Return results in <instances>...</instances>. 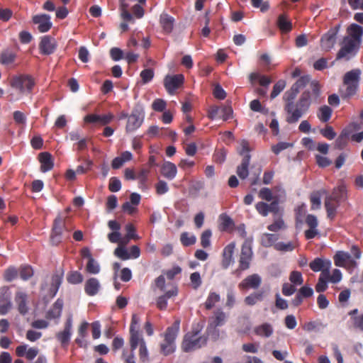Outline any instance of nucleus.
<instances>
[{"label":"nucleus","instance_id":"nucleus-54","mask_svg":"<svg viewBox=\"0 0 363 363\" xmlns=\"http://www.w3.org/2000/svg\"><path fill=\"white\" fill-rule=\"evenodd\" d=\"M139 357L140 361L143 362H145L148 360V351L145 341H142L141 342V345L139 348Z\"/></svg>","mask_w":363,"mask_h":363},{"label":"nucleus","instance_id":"nucleus-51","mask_svg":"<svg viewBox=\"0 0 363 363\" xmlns=\"http://www.w3.org/2000/svg\"><path fill=\"white\" fill-rule=\"evenodd\" d=\"M289 280L294 284V285H301L303 282V279L301 273L297 271H293L289 277Z\"/></svg>","mask_w":363,"mask_h":363},{"label":"nucleus","instance_id":"nucleus-1","mask_svg":"<svg viewBox=\"0 0 363 363\" xmlns=\"http://www.w3.org/2000/svg\"><path fill=\"white\" fill-rule=\"evenodd\" d=\"M298 91L293 86L284 93L283 96L286 102L284 110L288 113L286 121L289 123H296L309 109L311 104L310 91L306 90L302 93L298 101L294 104V100L298 94Z\"/></svg>","mask_w":363,"mask_h":363},{"label":"nucleus","instance_id":"nucleus-49","mask_svg":"<svg viewBox=\"0 0 363 363\" xmlns=\"http://www.w3.org/2000/svg\"><path fill=\"white\" fill-rule=\"evenodd\" d=\"M311 81L308 75L300 77L292 86L298 91L301 89L305 87Z\"/></svg>","mask_w":363,"mask_h":363},{"label":"nucleus","instance_id":"nucleus-12","mask_svg":"<svg viewBox=\"0 0 363 363\" xmlns=\"http://www.w3.org/2000/svg\"><path fill=\"white\" fill-rule=\"evenodd\" d=\"M65 228V219L58 216L54 221L52 233L50 237L51 242L57 245L61 241V235Z\"/></svg>","mask_w":363,"mask_h":363},{"label":"nucleus","instance_id":"nucleus-52","mask_svg":"<svg viewBox=\"0 0 363 363\" xmlns=\"http://www.w3.org/2000/svg\"><path fill=\"white\" fill-rule=\"evenodd\" d=\"M274 248L278 251L289 252L292 251L294 249V246L291 242L287 243L280 242L274 245Z\"/></svg>","mask_w":363,"mask_h":363},{"label":"nucleus","instance_id":"nucleus-4","mask_svg":"<svg viewBox=\"0 0 363 363\" xmlns=\"http://www.w3.org/2000/svg\"><path fill=\"white\" fill-rule=\"evenodd\" d=\"M180 327V320L177 319L173 325L167 328L164 333V339L160 344V352L169 355L175 350V340L178 335Z\"/></svg>","mask_w":363,"mask_h":363},{"label":"nucleus","instance_id":"nucleus-30","mask_svg":"<svg viewBox=\"0 0 363 363\" xmlns=\"http://www.w3.org/2000/svg\"><path fill=\"white\" fill-rule=\"evenodd\" d=\"M281 194L279 195H273L272 191L269 188H262L260 189L259 192V197L263 200H265L267 201H274L276 199V196H279L280 199L281 196H285V192L284 190H281Z\"/></svg>","mask_w":363,"mask_h":363},{"label":"nucleus","instance_id":"nucleus-39","mask_svg":"<svg viewBox=\"0 0 363 363\" xmlns=\"http://www.w3.org/2000/svg\"><path fill=\"white\" fill-rule=\"evenodd\" d=\"M180 241L184 246H189L194 245L196 241L195 235L190 234L187 232H184L181 234Z\"/></svg>","mask_w":363,"mask_h":363},{"label":"nucleus","instance_id":"nucleus-25","mask_svg":"<svg viewBox=\"0 0 363 363\" xmlns=\"http://www.w3.org/2000/svg\"><path fill=\"white\" fill-rule=\"evenodd\" d=\"M177 173V169L174 164L170 162H165L161 168V174L169 180L173 179Z\"/></svg>","mask_w":363,"mask_h":363},{"label":"nucleus","instance_id":"nucleus-26","mask_svg":"<svg viewBox=\"0 0 363 363\" xmlns=\"http://www.w3.org/2000/svg\"><path fill=\"white\" fill-rule=\"evenodd\" d=\"M39 160L41 163L40 169L43 172H48L52 169L53 161L52 155L47 152H41L39 155Z\"/></svg>","mask_w":363,"mask_h":363},{"label":"nucleus","instance_id":"nucleus-5","mask_svg":"<svg viewBox=\"0 0 363 363\" xmlns=\"http://www.w3.org/2000/svg\"><path fill=\"white\" fill-rule=\"evenodd\" d=\"M201 329H193L184 335L182 343V349L184 352H192L206 345L207 338L205 336L199 335Z\"/></svg>","mask_w":363,"mask_h":363},{"label":"nucleus","instance_id":"nucleus-27","mask_svg":"<svg viewBox=\"0 0 363 363\" xmlns=\"http://www.w3.org/2000/svg\"><path fill=\"white\" fill-rule=\"evenodd\" d=\"M63 307V301L58 299L53 304L52 308L48 311L47 313V318L55 319L58 318L61 315L62 310Z\"/></svg>","mask_w":363,"mask_h":363},{"label":"nucleus","instance_id":"nucleus-47","mask_svg":"<svg viewBox=\"0 0 363 363\" xmlns=\"http://www.w3.org/2000/svg\"><path fill=\"white\" fill-rule=\"evenodd\" d=\"M114 255L122 260L130 259L127 249L123 246H118L114 250Z\"/></svg>","mask_w":363,"mask_h":363},{"label":"nucleus","instance_id":"nucleus-61","mask_svg":"<svg viewBox=\"0 0 363 363\" xmlns=\"http://www.w3.org/2000/svg\"><path fill=\"white\" fill-rule=\"evenodd\" d=\"M140 77L143 83H147L154 77V72L152 69H146L141 72Z\"/></svg>","mask_w":363,"mask_h":363},{"label":"nucleus","instance_id":"nucleus-32","mask_svg":"<svg viewBox=\"0 0 363 363\" xmlns=\"http://www.w3.org/2000/svg\"><path fill=\"white\" fill-rule=\"evenodd\" d=\"M335 201L336 202V200L330 196L326 197L325 201L328 217L330 219H333L335 216L337 205L335 203Z\"/></svg>","mask_w":363,"mask_h":363},{"label":"nucleus","instance_id":"nucleus-8","mask_svg":"<svg viewBox=\"0 0 363 363\" xmlns=\"http://www.w3.org/2000/svg\"><path fill=\"white\" fill-rule=\"evenodd\" d=\"M281 199L279 196H276L274 201H271L270 203H267L263 201H259L255 205L256 210L262 216H267L269 213H273L274 216H279L280 208L279 203Z\"/></svg>","mask_w":363,"mask_h":363},{"label":"nucleus","instance_id":"nucleus-3","mask_svg":"<svg viewBox=\"0 0 363 363\" xmlns=\"http://www.w3.org/2000/svg\"><path fill=\"white\" fill-rule=\"evenodd\" d=\"M361 74L359 69H353L344 74L342 86L339 90L342 99L350 98L357 94Z\"/></svg>","mask_w":363,"mask_h":363},{"label":"nucleus","instance_id":"nucleus-63","mask_svg":"<svg viewBox=\"0 0 363 363\" xmlns=\"http://www.w3.org/2000/svg\"><path fill=\"white\" fill-rule=\"evenodd\" d=\"M155 188L157 193L160 195L167 193L169 190L167 182L163 180H159L155 186Z\"/></svg>","mask_w":363,"mask_h":363},{"label":"nucleus","instance_id":"nucleus-50","mask_svg":"<svg viewBox=\"0 0 363 363\" xmlns=\"http://www.w3.org/2000/svg\"><path fill=\"white\" fill-rule=\"evenodd\" d=\"M67 281L73 284H80L83 281V276L79 272H73L67 277Z\"/></svg>","mask_w":363,"mask_h":363},{"label":"nucleus","instance_id":"nucleus-10","mask_svg":"<svg viewBox=\"0 0 363 363\" xmlns=\"http://www.w3.org/2000/svg\"><path fill=\"white\" fill-rule=\"evenodd\" d=\"M14 302L17 310L22 315H25L29 311V301L27 293L22 290H18L15 293Z\"/></svg>","mask_w":363,"mask_h":363},{"label":"nucleus","instance_id":"nucleus-23","mask_svg":"<svg viewBox=\"0 0 363 363\" xmlns=\"http://www.w3.org/2000/svg\"><path fill=\"white\" fill-rule=\"evenodd\" d=\"M261 284V277L257 274H254L252 275L248 276L246 277L240 284L239 286L242 289H257Z\"/></svg>","mask_w":363,"mask_h":363},{"label":"nucleus","instance_id":"nucleus-41","mask_svg":"<svg viewBox=\"0 0 363 363\" xmlns=\"http://www.w3.org/2000/svg\"><path fill=\"white\" fill-rule=\"evenodd\" d=\"M277 240L278 237L276 235L265 233L262 236L261 244L265 247H269L272 246Z\"/></svg>","mask_w":363,"mask_h":363},{"label":"nucleus","instance_id":"nucleus-28","mask_svg":"<svg viewBox=\"0 0 363 363\" xmlns=\"http://www.w3.org/2000/svg\"><path fill=\"white\" fill-rule=\"evenodd\" d=\"M130 346L131 350V353H134V350L139 345H141L142 341H145L144 338L142 337L139 330H134L132 329V332H130Z\"/></svg>","mask_w":363,"mask_h":363},{"label":"nucleus","instance_id":"nucleus-31","mask_svg":"<svg viewBox=\"0 0 363 363\" xmlns=\"http://www.w3.org/2000/svg\"><path fill=\"white\" fill-rule=\"evenodd\" d=\"M254 331L259 336L269 337L273 333V328L269 323H265L257 326Z\"/></svg>","mask_w":363,"mask_h":363},{"label":"nucleus","instance_id":"nucleus-13","mask_svg":"<svg viewBox=\"0 0 363 363\" xmlns=\"http://www.w3.org/2000/svg\"><path fill=\"white\" fill-rule=\"evenodd\" d=\"M72 328V319L69 317L65 325V328L56 334L57 339L60 342L62 347H66L70 340Z\"/></svg>","mask_w":363,"mask_h":363},{"label":"nucleus","instance_id":"nucleus-6","mask_svg":"<svg viewBox=\"0 0 363 363\" xmlns=\"http://www.w3.org/2000/svg\"><path fill=\"white\" fill-rule=\"evenodd\" d=\"M11 87L18 89L21 93L30 91L34 86L33 79L29 76H13L9 81Z\"/></svg>","mask_w":363,"mask_h":363},{"label":"nucleus","instance_id":"nucleus-42","mask_svg":"<svg viewBox=\"0 0 363 363\" xmlns=\"http://www.w3.org/2000/svg\"><path fill=\"white\" fill-rule=\"evenodd\" d=\"M350 135V132L347 130H344L341 133V134L339 135V137L337 138L335 141V147L337 149H342L346 143L347 140Z\"/></svg>","mask_w":363,"mask_h":363},{"label":"nucleus","instance_id":"nucleus-19","mask_svg":"<svg viewBox=\"0 0 363 363\" xmlns=\"http://www.w3.org/2000/svg\"><path fill=\"white\" fill-rule=\"evenodd\" d=\"M339 27L336 28V31L329 30L321 38V48L325 51H329L332 49L336 42L337 32Z\"/></svg>","mask_w":363,"mask_h":363},{"label":"nucleus","instance_id":"nucleus-34","mask_svg":"<svg viewBox=\"0 0 363 363\" xmlns=\"http://www.w3.org/2000/svg\"><path fill=\"white\" fill-rule=\"evenodd\" d=\"M333 110L328 106H323L320 107L318 113V117L322 122H328L332 115Z\"/></svg>","mask_w":363,"mask_h":363},{"label":"nucleus","instance_id":"nucleus-36","mask_svg":"<svg viewBox=\"0 0 363 363\" xmlns=\"http://www.w3.org/2000/svg\"><path fill=\"white\" fill-rule=\"evenodd\" d=\"M277 25L283 32H289L291 30V23L284 14L279 16Z\"/></svg>","mask_w":363,"mask_h":363},{"label":"nucleus","instance_id":"nucleus-15","mask_svg":"<svg viewBox=\"0 0 363 363\" xmlns=\"http://www.w3.org/2000/svg\"><path fill=\"white\" fill-rule=\"evenodd\" d=\"M309 266L313 272H321V274L325 275L330 273L331 262L328 259L317 257L310 263Z\"/></svg>","mask_w":363,"mask_h":363},{"label":"nucleus","instance_id":"nucleus-22","mask_svg":"<svg viewBox=\"0 0 363 363\" xmlns=\"http://www.w3.org/2000/svg\"><path fill=\"white\" fill-rule=\"evenodd\" d=\"M335 264L337 267H345V263L349 262L353 267L357 266L356 261L351 259V255L342 251H338L334 256Z\"/></svg>","mask_w":363,"mask_h":363},{"label":"nucleus","instance_id":"nucleus-58","mask_svg":"<svg viewBox=\"0 0 363 363\" xmlns=\"http://www.w3.org/2000/svg\"><path fill=\"white\" fill-rule=\"evenodd\" d=\"M108 188H109V190L112 192L118 191L121 188V181L118 179H117L116 177L111 178L110 182H109Z\"/></svg>","mask_w":363,"mask_h":363},{"label":"nucleus","instance_id":"nucleus-7","mask_svg":"<svg viewBox=\"0 0 363 363\" xmlns=\"http://www.w3.org/2000/svg\"><path fill=\"white\" fill-rule=\"evenodd\" d=\"M144 121V113L140 108L133 110L131 114L128 117L125 131L127 133L135 131L140 127Z\"/></svg>","mask_w":363,"mask_h":363},{"label":"nucleus","instance_id":"nucleus-21","mask_svg":"<svg viewBox=\"0 0 363 363\" xmlns=\"http://www.w3.org/2000/svg\"><path fill=\"white\" fill-rule=\"evenodd\" d=\"M251 155L246 154L242 159L240 165L237 167L236 173L241 179H245L249 175V165L250 163Z\"/></svg>","mask_w":363,"mask_h":363},{"label":"nucleus","instance_id":"nucleus-35","mask_svg":"<svg viewBox=\"0 0 363 363\" xmlns=\"http://www.w3.org/2000/svg\"><path fill=\"white\" fill-rule=\"evenodd\" d=\"M18 270L14 266H10L4 272V279L7 282H11L17 279Z\"/></svg>","mask_w":363,"mask_h":363},{"label":"nucleus","instance_id":"nucleus-43","mask_svg":"<svg viewBox=\"0 0 363 363\" xmlns=\"http://www.w3.org/2000/svg\"><path fill=\"white\" fill-rule=\"evenodd\" d=\"M86 271L89 274H96L100 272V266L94 258H90L86 264Z\"/></svg>","mask_w":363,"mask_h":363},{"label":"nucleus","instance_id":"nucleus-40","mask_svg":"<svg viewBox=\"0 0 363 363\" xmlns=\"http://www.w3.org/2000/svg\"><path fill=\"white\" fill-rule=\"evenodd\" d=\"M18 274L23 280H28L33 276V269L30 265H22L18 270Z\"/></svg>","mask_w":363,"mask_h":363},{"label":"nucleus","instance_id":"nucleus-46","mask_svg":"<svg viewBox=\"0 0 363 363\" xmlns=\"http://www.w3.org/2000/svg\"><path fill=\"white\" fill-rule=\"evenodd\" d=\"M263 298V294L258 292L254 293L248 296H247L245 299V302L246 304L252 306L255 305L257 302L261 301Z\"/></svg>","mask_w":363,"mask_h":363},{"label":"nucleus","instance_id":"nucleus-56","mask_svg":"<svg viewBox=\"0 0 363 363\" xmlns=\"http://www.w3.org/2000/svg\"><path fill=\"white\" fill-rule=\"evenodd\" d=\"M233 109L230 106H221L220 107V116L224 121H227L232 117Z\"/></svg>","mask_w":363,"mask_h":363},{"label":"nucleus","instance_id":"nucleus-18","mask_svg":"<svg viewBox=\"0 0 363 363\" xmlns=\"http://www.w3.org/2000/svg\"><path fill=\"white\" fill-rule=\"evenodd\" d=\"M227 319V315L220 309H218L213 312L212 317L209 318V324L207 330L216 329L217 327L222 326L225 324Z\"/></svg>","mask_w":363,"mask_h":363},{"label":"nucleus","instance_id":"nucleus-55","mask_svg":"<svg viewBox=\"0 0 363 363\" xmlns=\"http://www.w3.org/2000/svg\"><path fill=\"white\" fill-rule=\"evenodd\" d=\"M190 280L192 284V287L194 289H197L201 285V278L200 274L197 272H194L191 274Z\"/></svg>","mask_w":363,"mask_h":363},{"label":"nucleus","instance_id":"nucleus-53","mask_svg":"<svg viewBox=\"0 0 363 363\" xmlns=\"http://www.w3.org/2000/svg\"><path fill=\"white\" fill-rule=\"evenodd\" d=\"M211 230H206L203 232L201 237V244L203 247L206 248L210 246L211 240L210 238L211 237Z\"/></svg>","mask_w":363,"mask_h":363},{"label":"nucleus","instance_id":"nucleus-24","mask_svg":"<svg viewBox=\"0 0 363 363\" xmlns=\"http://www.w3.org/2000/svg\"><path fill=\"white\" fill-rule=\"evenodd\" d=\"M100 283L96 278L91 277L86 280L84 284V291L89 296H94L99 291Z\"/></svg>","mask_w":363,"mask_h":363},{"label":"nucleus","instance_id":"nucleus-9","mask_svg":"<svg viewBox=\"0 0 363 363\" xmlns=\"http://www.w3.org/2000/svg\"><path fill=\"white\" fill-rule=\"evenodd\" d=\"M252 250L251 242L245 240L242 245L241 253L240 255V269L245 270L250 267V264L252 258Z\"/></svg>","mask_w":363,"mask_h":363},{"label":"nucleus","instance_id":"nucleus-48","mask_svg":"<svg viewBox=\"0 0 363 363\" xmlns=\"http://www.w3.org/2000/svg\"><path fill=\"white\" fill-rule=\"evenodd\" d=\"M346 190L345 186H340L333 190V194L330 196L333 197L336 202H339L341 199L345 198Z\"/></svg>","mask_w":363,"mask_h":363},{"label":"nucleus","instance_id":"nucleus-57","mask_svg":"<svg viewBox=\"0 0 363 363\" xmlns=\"http://www.w3.org/2000/svg\"><path fill=\"white\" fill-rule=\"evenodd\" d=\"M285 228L284 223L283 220L281 218H277L274 220V222L269 225L267 228L270 231L277 232L281 229H283Z\"/></svg>","mask_w":363,"mask_h":363},{"label":"nucleus","instance_id":"nucleus-29","mask_svg":"<svg viewBox=\"0 0 363 363\" xmlns=\"http://www.w3.org/2000/svg\"><path fill=\"white\" fill-rule=\"evenodd\" d=\"M174 19L173 17L167 13H163L160 16V23L162 26L164 31L169 33L172 31L174 28Z\"/></svg>","mask_w":363,"mask_h":363},{"label":"nucleus","instance_id":"nucleus-20","mask_svg":"<svg viewBox=\"0 0 363 363\" xmlns=\"http://www.w3.org/2000/svg\"><path fill=\"white\" fill-rule=\"evenodd\" d=\"M235 243H230L223 250V259L221 264L223 269H227L233 262V253L235 250Z\"/></svg>","mask_w":363,"mask_h":363},{"label":"nucleus","instance_id":"nucleus-2","mask_svg":"<svg viewBox=\"0 0 363 363\" xmlns=\"http://www.w3.org/2000/svg\"><path fill=\"white\" fill-rule=\"evenodd\" d=\"M363 35V28L356 23H352L347 28L345 35L340 43L341 48L337 53L336 60H350L357 52Z\"/></svg>","mask_w":363,"mask_h":363},{"label":"nucleus","instance_id":"nucleus-37","mask_svg":"<svg viewBox=\"0 0 363 363\" xmlns=\"http://www.w3.org/2000/svg\"><path fill=\"white\" fill-rule=\"evenodd\" d=\"M310 88L312 91L310 92L311 102L316 101L320 94V85L317 81H312L310 83Z\"/></svg>","mask_w":363,"mask_h":363},{"label":"nucleus","instance_id":"nucleus-64","mask_svg":"<svg viewBox=\"0 0 363 363\" xmlns=\"http://www.w3.org/2000/svg\"><path fill=\"white\" fill-rule=\"evenodd\" d=\"M240 147L238 149V152L239 153V155L244 157L246 154H249L250 148L248 142L245 140H242L240 142Z\"/></svg>","mask_w":363,"mask_h":363},{"label":"nucleus","instance_id":"nucleus-38","mask_svg":"<svg viewBox=\"0 0 363 363\" xmlns=\"http://www.w3.org/2000/svg\"><path fill=\"white\" fill-rule=\"evenodd\" d=\"M330 273L323 275V274H320L318 281L315 286V290L318 292H323L326 290L328 285L327 281L329 280Z\"/></svg>","mask_w":363,"mask_h":363},{"label":"nucleus","instance_id":"nucleus-33","mask_svg":"<svg viewBox=\"0 0 363 363\" xmlns=\"http://www.w3.org/2000/svg\"><path fill=\"white\" fill-rule=\"evenodd\" d=\"M16 57V55L14 52L9 50H5L1 53V65L13 67L15 66L14 62Z\"/></svg>","mask_w":363,"mask_h":363},{"label":"nucleus","instance_id":"nucleus-14","mask_svg":"<svg viewBox=\"0 0 363 363\" xmlns=\"http://www.w3.org/2000/svg\"><path fill=\"white\" fill-rule=\"evenodd\" d=\"M13 308L10 286L1 287V315H5Z\"/></svg>","mask_w":363,"mask_h":363},{"label":"nucleus","instance_id":"nucleus-11","mask_svg":"<svg viewBox=\"0 0 363 363\" xmlns=\"http://www.w3.org/2000/svg\"><path fill=\"white\" fill-rule=\"evenodd\" d=\"M184 76L182 74L167 75L164 79V85L169 94H173L174 90L180 87L184 82Z\"/></svg>","mask_w":363,"mask_h":363},{"label":"nucleus","instance_id":"nucleus-44","mask_svg":"<svg viewBox=\"0 0 363 363\" xmlns=\"http://www.w3.org/2000/svg\"><path fill=\"white\" fill-rule=\"evenodd\" d=\"M220 298L219 294L215 292L210 293L205 303L206 308L208 310L212 308L216 303L220 301Z\"/></svg>","mask_w":363,"mask_h":363},{"label":"nucleus","instance_id":"nucleus-59","mask_svg":"<svg viewBox=\"0 0 363 363\" xmlns=\"http://www.w3.org/2000/svg\"><path fill=\"white\" fill-rule=\"evenodd\" d=\"M292 144L286 142H280L277 143L276 145H274L272 147V151L274 154L278 155L279 154L282 150L287 149L289 147H291Z\"/></svg>","mask_w":363,"mask_h":363},{"label":"nucleus","instance_id":"nucleus-60","mask_svg":"<svg viewBox=\"0 0 363 363\" xmlns=\"http://www.w3.org/2000/svg\"><path fill=\"white\" fill-rule=\"evenodd\" d=\"M13 119L18 125H24L26 122V115L19 111H16L13 113Z\"/></svg>","mask_w":363,"mask_h":363},{"label":"nucleus","instance_id":"nucleus-62","mask_svg":"<svg viewBox=\"0 0 363 363\" xmlns=\"http://www.w3.org/2000/svg\"><path fill=\"white\" fill-rule=\"evenodd\" d=\"M284 323L287 328L294 329L297 325L296 318L294 315H288L284 318Z\"/></svg>","mask_w":363,"mask_h":363},{"label":"nucleus","instance_id":"nucleus-16","mask_svg":"<svg viewBox=\"0 0 363 363\" xmlns=\"http://www.w3.org/2000/svg\"><path fill=\"white\" fill-rule=\"evenodd\" d=\"M56 48L57 43L55 40L48 35L43 36L39 44V49L43 55H51L55 52Z\"/></svg>","mask_w":363,"mask_h":363},{"label":"nucleus","instance_id":"nucleus-17","mask_svg":"<svg viewBox=\"0 0 363 363\" xmlns=\"http://www.w3.org/2000/svg\"><path fill=\"white\" fill-rule=\"evenodd\" d=\"M33 22L38 25V29L40 33L48 31L52 27L50 16L48 14L35 15L33 17Z\"/></svg>","mask_w":363,"mask_h":363},{"label":"nucleus","instance_id":"nucleus-45","mask_svg":"<svg viewBox=\"0 0 363 363\" xmlns=\"http://www.w3.org/2000/svg\"><path fill=\"white\" fill-rule=\"evenodd\" d=\"M285 86L286 82L284 80H279L273 86L270 98L272 99L276 98L284 89Z\"/></svg>","mask_w":363,"mask_h":363}]
</instances>
